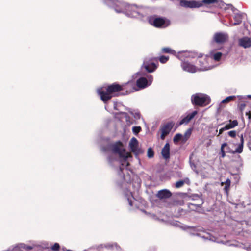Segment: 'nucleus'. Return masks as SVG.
<instances>
[{"label":"nucleus","instance_id":"nucleus-15","mask_svg":"<svg viewBox=\"0 0 251 251\" xmlns=\"http://www.w3.org/2000/svg\"><path fill=\"white\" fill-rule=\"evenodd\" d=\"M195 197L197 198L195 199L198 200V199H199L200 200V201L198 203L194 202L188 203L189 208L194 210L197 209L198 208H200L202 204L203 203V200L202 199H201L198 195H197Z\"/></svg>","mask_w":251,"mask_h":251},{"label":"nucleus","instance_id":"nucleus-5","mask_svg":"<svg viewBox=\"0 0 251 251\" xmlns=\"http://www.w3.org/2000/svg\"><path fill=\"white\" fill-rule=\"evenodd\" d=\"M174 125V122L170 121L167 122L160 126L159 131L161 132L160 138L161 140L165 139L166 136L170 133Z\"/></svg>","mask_w":251,"mask_h":251},{"label":"nucleus","instance_id":"nucleus-6","mask_svg":"<svg viewBox=\"0 0 251 251\" xmlns=\"http://www.w3.org/2000/svg\"><path fill=\"white\" fill-rule=\"evenodd\" d=\"M179 4L181 7L190 8H199L204 5L202 0H181Z\"/></svg>","mask_w":251,"mask_h":251},{"label":"nucleus","instance_id":"nucleus-35","mask_svg":"<svg viewBox=\"0 0 251 251\" xmlns=\"http://www.w3.org/2000/svg\"><path fill=\"white\" fill-rule=\"evenodd\" d=\"M228 134L230 137L235 138L236 136V131L235 130L230 131L228 132Z\"/></svg>","mask_w":251,"mask_h":251},{"label":"nucleus","instance_id":"nucleus-42","mask_svg":"<svg viewBox=\"0 0 251 251\" xmlns=\"http://www.w3.org/2000/svg\"><path fill=\"white\" fill-rule=\"evenodd\" d=\"M248 97L251 99V95H248Z\"/></svg>","mask_w":251,"mask_h":251},{"label":"nucleus","instance_id":"nucleus-39","mask_svg":"<svg viewBox=\"0 0 251 251\" xmlns=\"http://www.w3.org/2000/svg\"><path fill=\"white\" fill-rule=\"evenodd\" d=\"M246 115H248L249 119L251 120V112L250 111L246 112Z\"/></svg>","mask_w":251,"mask_h":251},{"label":"nucleus","instance_id":"nucleus-33","mask_svg":"<svg viewBox=\"0 0 251 251\" xmlns=\"http://www.w3.org/2000/svg\"><path fill=\"white\" fill-rule=\"evenodd\" d=\"M147 153L148 156L149 158H152L154 156V151L151 148L148 149Z\"/></svg>","mask_w":251,"mask_h":251},{"label":"nucleus","instance_id":"nucleus-24","mask_svg":"<svg viewBox=\"0 0 251 251\" xmlns=\"http://www.w3.org/2000/svg\"><path fill=\"white\" fill-rule=\"evenodd\" d=\"M180 140L183 142V135L180 133L176 134L173 138L174 142L176 143Z\"/></svg>","mask_w":251,"mask_h":251},{"label":"nucleus","instance_id":"nucleus-41","mask_svg":"<svg viewBox=\"0 0 251 251\" xmlns=\"http://www.w3.org/2000/svg\"><path fill=\"white\" fill-rule=\"evenodd\" d=\"M249 149L251 150V143L250 144Z\"/></svg>","mask_w":251,"mask_h":251},{"label":"nucleus","instance_id":"nucleus-37","mask_svg":"<svg viewBox=\"0 0 251 251\" xmlns=\"http://www.w3.org/2000/svg\"><path fill=\"white\" fill-rule=\"evenodd\" d=\"M228 130V129H226V126H225V127H223V128H221V129L219 130V135H219L223 133V132L224 131H225V130Z\"/></svg>","mask_w":251,"mask_h":251},{"label":"nucleus","instance_id":"nucleus-11","mask_svg":"<svg viewBox=\"0 0 251 251\" xmlns=\"http://www.w3.org/2000/svg\"><path fill=\"white\" fill-rule=\"evenodd\" d=\"M171 192L167 189H163L159 191L157 194L156 197L159 199H165L169 198L172 196Z\"/></svg>","mask_w":251,"mask_h":251},{"label":"nucleus","instance_id":"nucleus-23","mask_svg":"<svg viewBox=\"0 0 251 251\" xmlns=\"http://www.w3.org/2000/svg\"><path fill=\"white\" fill-rule=\"evenodd\" d=\"M231 181L229 178H227L225 182H221V185L223 186L224 184H225V186L224 188L226 192H227L229 189L230 186Z\"/></svg>","mask_w":251,"mask_h":251},{"label":"nucleus","instance_id":"nucleus-13","mask_svg":"<svg viewBox=\"0 0 251 251\" xmlns=\"http://www.w3.org/2000/svg\"><path fill=\"white\" fill-rule=\"evenodd\" d=\"M239 44L244 48H249L251 46V38L243 37L239 40Z\"/></svg>","mask_w":251,"mask_h":251},{"label":"nucleus","instance_id":"nucleus-21","mask_svg":"<svg viewBox=\"0 0 251 251\" xmlns=\"http://www.w3.org/2000/svg\"><path fill=\"white\" fill-rule=\"evenodd\" d=\"M192 132V128H189L185 132L184 135L183 136V143H185L190 138Z\"/></svg>","mask_w":251,"mask_h":251},{"label":"nucleus","instance_id":"nucleus-30","mask_svg":"<svg viewBox=\"0 0 251 251\" xmlns=\"http://www.w3.org/2000/svg\"><path fill=\"white\" fill-rule=\"evenodd\" d=\"M60 247L58 243H55L54 244L53 246H51V249L53 251H59L60 250Z\"/></svg>","mask_w":251,"mask_h":251},{"label":"nucleus","instance_id":"nucleus-10","mask_svg":"<svg viewBox=\"0 0 251 251\" xmlns=\"http://www.w3.org/2000/svg\"><path fill=\"white\" fill-rule=\"evenodd\" d=\"M181 66L182 69L185 71L190 73H195L197 71L196 67L188 62H182Z\"/></svg>","mask_w":251,"mask_h":251},{"label":"nucleus","instance_id":"nucleus-38","mask_svg":"<svg viewBox=\"0 0 251 251\" xmlns=\"http://www.w3.org/2000/svg\"><path fill=\"white\" fill-rule=\"evenodd\" d=\"M115 10L117 13H121L123 12V9L122 7H120V8L116 7V8H115Z\"/></svg>","mask_w":251,"mask_h":251},{"label":"nucleus","instance_id":"nucleus-22","mask_svg":"<svg viewBox=\"0 0 251 251\" xmlns=\"http://www.w3.org/2000/svg\"><path fill=\"white\" fill-rule=\"evenodd\" d=\"M161 52L163 53H169L173 54L176 53L175 51L170 48L169 47H164L162 48Z\"/></svg>","mask_w":251,"mask_h":251},{"label":"nucleus","instance_id":"nucleus-4","mask_svg":"<svg viewBox=\"0 0 251 251\" xmlns=\"http://www.w3.org/2000/svg\"><path fill=\"white\" fill-rule=\"evenodd\" d=\"M149 23L156 28H166L171 24L170 21L165 17H157L156 16L150 17Z\"/></svg>","mask_w":251,"mask_h":251},{"label":"nucleus","instance_id":"nucleus-43","mask_svg":"<svg viewBox=\"0 0 251 251\" xmlns=\"http://www.w3.org/2000/svg\"><path fill=\"white\" fill-rule=\"evenodd\" d=\"M206 69H207V67H203V69H204V70H206Z\"/></svg>","mask_w":251,"mask_h":251},{"label":"nucleus","instance_id":"nucleus-20","mask_svg":"<svg viewBox=\"0 0 251 251\" xmlns=\"http://www.w3.org/2000/svg\"><path fill=\"white\" fill-rule=\"evenodd\" d=\"M229 122L230 123L229 124L226 125V129H229L233 128L235 127V126H236L238 124V121L236 120H233V121L230 120Z\"/></svg>","mask_w":251,"mask_h":251},{"label":"nucleus","instance_id":"nucleus-31","mask_svg":"<svg viewBox=\"0 0 251 251\" xmlns=\"http://www.w3.org/2000/svg\"><path fill=\"white\" fill-rule=\"evenodd\" d=\"M128 193H129V196H128V194H126V197L127 198V200L128 201L129 204L130 205V206H132L133 205V204H132V200H131V198H130V196H131V197H133V195H132V194L131 192H128Z\"/></svg>","mask_w":251,"mask_h":251},{"label":"nucleus","instance_id":"nucleus-1","mask_svg":"<svg viewBox=\"0 0 251 251\" xmlns=\"http://www.w3.org/2000/svg\"><path fill=\"white\" fill-rule=\"evenodd\" d=\"M125 90L126 91V93H123L122 94L123 95L128 94L136 90L134 88L133 83L128 82L122 85L114 83L108 85L106 87L105 91L101 89L99 90L98 92L100 97L101 100L105 103H106L113 97L118 96L117 94H115V93Z\"/></svg>","mask_w":251,"mask_h":251},{"label":"nucleus","instance_id":"nucleus-7","mask_svg":"<svg viewBox=\"0 0 251 251\" xmlns=\"http://www.w3.org/2000/svg\"><path fill=\"white\" fill-rule=\"evenodd\" d=\"M213 39L217 43H223L228 39V35L226 33L218 32L214 34Z\"/></svg>","mask_w":251,"mask_h":251},{"label":"nucleus","instance_id":"nucleus-17","mask_svg":"<svg viewBox=\"0 0 251 251\" xmlns=\"http://www.w3.org/2000/svg\"><path fill=\"white\" fill-rule=\"evenodd\" d=\"M148 81L145 77H140L136 81V85L140 88H144L147 86Z\"/></svg>","mask_w":251,"mask_h":251},{"label":"nucleus","instance_id":"nucleus-27","mask_svg":"<svg viewBox=\"0 0 251 251\" xmlns=\"http://www.w3.org/2000/svg\"><path fill=\"white\" fill-rule=\"evenodd\" d=\"M235 97H236L235 96H228V97L226 98L225 99H224L222 100V103H228V102L233 100L235 98Z\"/></svg>","mask_w":251,"mask_h":251},{"label":"nucleus","instance_id":"nucleus-44","mask_svg":"<svg viewBox=\"0 0 251 251\" xmlns=\"http://www.w3.org/2000/svg\"><path fill=\"white\" fill-rule=\"evenodd\" d=\"M133 8H134V7H130V9H133Z\"/></svg>","mask_w":251,"mask_h":251},{"label":"nucleus","instance_id":"nucleus-2","mask_svg":"<svg viewBox=\"0 0 251 251\" xmlns=\"http://www.w3.org/2000/svg\"><path fill=\"white\" fill-rule=\"evenodd\" d=\"M191 100L192 104L195 106L204 107L210 102V99L206 94L198 93L192 95Z\"/></svg>","mask_w":251,"mask_h":251},{"label":"nucleus","instance_id":"nucleus-32","mask_svg":"<svg viewBox=\"0 0 251 251\" xmlns=\"http://www.w3.org/2000/svg\"><path fill=\"white\" fill-rule=\"evenodd\" d=\"M106 247L109 248H116L117 250L120 249V247L116 243L108 244Z\"/></svg>","mask_w":251,"mask_h":251},{"label":"nucleus","instance_id":"nucleus-34","mask_svg":"<svg viewBox=\"0 0 251 251\" xmlns=\"http://www.w3.org/2000/svg\"><path fill=\"white\" fill-rule=\"evenodd\" d=\"M141 130V127L140 126H133L132 128V131L135 134H138Z\"/></svg>","mask_w":251,"mask_h":251},{"label":"nucleus","instance_id":"nucleus-14","mask_svg":"<svg viewBox=\"0 0 251 251\" xmlns=\"http://www.w3.org/2000/svg\"><path fill=\"white\" fill-rule=\"evenodd\" d=\"M161 154L163 157L165 159H168L170 157V144L168 143H166L162 148L161 151Z\"/></svg>","mask_w":251,"mask_h":251},{"label":"nucleus","instance_id":"nucleus-40","mask_svg":"<svg viewBox=\"0 0 251 251\" xmlns=\"http://www.w3.org/2000/svg\"><path fill=\"white\" fill-rule=\"evenodd\" d=\"M134 14H138V12H136L135 11H133L132 14L134 15Z\"/></svg>","mask_w":251,"mask_h":251},{"label":"nucleus","instance_id":"nucleus-8","mask_svg":"<svg viewBox=\"0 0 251 251\" xmlns=\"http://www.w3.org/2000/svg\"><path fill=\"white\" fill-rule=\"evenodd\" d=\"M129 147L132 152L138 154L140 153L138 150V142L136 138L133 137L130 141Z\"/></svg>","mask_w":251,"mask_h":251},{"label":"nucleus","instance_id":"nucleus-25","mask_svg":"<svg viewBox=\"0 0 251 251\" xmlns=\"http://www.w3.org/2000/svg\"><path fill=\"white\" fill-rule=\"evenodd\" d=\"M223 54L220 52H217L213 54L212 58L216 61H219L222 56Z\"/></svg>","mask_w":251,"mask_h":251},{"label":"nucleus","instance_id":"nucleus-16","mask_svg":"<svg viewBox=\"0 0 251 251\" xmlns=\"http://www.w3.org/2000/svg\"><path fill=\"white\" fill-rule=\"evenodd\" d=\"M243 17V14L242 13H236L235 14L234 16V20L235 22L233 23H231L230 25L231 26H234L236 25H238L242 23V19Z\"/></svg>","mask_w":251,"mask_h":251},{"label":"nucleus","instance_id":"nucleus-19","mask_svg":"<svg viewBox=\"0 0 251 251\" xmlns=\"http://www.w3.org/2000/svg\"><path fill=\"white\" fill-rule=\"evenodd\" d=\"M243 145H244V138L243 135H241L240 136V144L239 145L238 147L237 148L235 151V152H237L239 153H241L243 151Z\"/></svg>","mask_w":251,"mask_h":251},{"label":"nucleus","instance_id":"nucleus-36","mask_svg":"<svg viewBox=\"0 0 251 251\" xmlns=\"http://www.w3.org/2000/svg\"><path fill=\"white\" fill-rule=\"evenodd\" d=\"M246 104L244 103H241L239 105V109L241 113L243 112V110H244L246 107Z\"/></svg>","mask_w":251,"mask_h":251},{"label":"nucleus","instance_id":"nucleus-3","mask_svg":"<svg viewBox=\"0 0 251 251\" xmlns=\"http://www.w3.org/2000/svg\"><path fill=\"white\" fill-rule=\"evenodd\" d=\"M111 148L113 152L118 154L120 157L123 158L125 161L131 156L130 153L126 152V150L123 148V143L120 141L111 145Z\"/></svg>","mask_w":251,"mask_h":251},{"label":"nucleus","instance_id":"nucleus-26","mask_svg":"<svg viewBox=\"0 0 251 251\" xmlns=\"http://www.w3.org/2000/svg\"><path fill=\"white\" fill-rule=\"evenodd\" d=\"M202 1L204 5H208L211 4L219 2L218 0H202Z\"/></svg>","mask_w":251,"mask_h":251},{"label":"nucleus","instance_id":"nucleus-18","mask_svg":"<svg viewBox=\"0 0 251 251\" xmlns=\"http://www.w3.org/2000/svg\"><path fill=\"white\" fill-rule=\"evenodd\" d=\"M185 183L189 184L190 180L188 178H185L184 180H179L177 181L175 184V187L176 188H179L182 187Z\"/></svg>","mask_w":251,"mask_h":251},{"label":"nucleus","instance_id":"nucleus-9","mask_svg":"<svg viewBox=\"0 0 251 251\" xmlns=\"http://www.w3.org/2000/svg\"><path fill=\"white\" fill-rule=\"evenodd\" d=\"M143 67L148 72L151 73L156 69L157 66L154 62L151 61H145L143 63Z\"/></svg>","mask_w":251,"mask_h":251},{"label":"nucleus","instance_id":"nucleus-28","mask_svg":"<svg viewBox=\"0 0 251 251\" xmlns=\"http://www.w3.org/2000/svg\"><path fill=\"white\" fill-rule=\"evenodd\" d=\"M169 59V57L168 56L162 55L160 56L158 60L161 63H166Z\"/></svg>","mask_w":251,"mask_h":251},{"label":"nucleus","instance_id":"nucleus-12","mask_svg":"<svg viewBox=\"0 0 251 251\" xmlns=\"http://www.w3.org/2000/svg\"><path fill=\"white\" fill-rule=\"evenodd\" d=\"M197 111H194L192 113L188 114L186 116L182 119L179 122V125L188 124L190 121L197 114Z\"/></svg>","mask_w":251,"mask_h":251},{"label":"nucleus","instance_id":"nucleus-29","mask_svg":"<svg viewBox=\"0 0 251 251\" xmlns=\"http://www.w3.org/2000/svg\"><path fill=\"white\" fill-rule=\"evenodd\" d=\"M227 146V144L226 143H223L221 147V157L224 158L226 156V153L224 151V148Z\"/></svg>","mask_w":251,"mask_h":251}]
</instances>
